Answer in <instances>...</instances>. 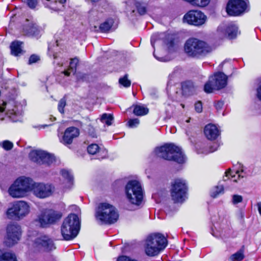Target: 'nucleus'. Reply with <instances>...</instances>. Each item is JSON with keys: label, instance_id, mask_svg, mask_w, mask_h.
Masks as SVG:
<instances>
[{"label": "nucleus", "instance_id": "c756f323", "mask_svg": "<svg viewBox=\"0 0 261 261\" xmlns=\"http://www.w3.org/2000/svg\"><path fill=\"white\" fill-rule=\"evenodd\" d=\"M22 42L18 41H13L10 45L11 54L15 56H18L22 53Z\"/></svg>", "mask_w": 261, "mask_h": 261}, {"label": "nucleus", "instance_id": "9b49d317", "mask_svg": "<svg viewBox=\"0 0 261 261\" xmlns=\"http://www.w3.org/2000/svg\"><path fill=\"white\" fill-rule=\"evenodd\" d=\"M30 212V206L27 202L24 201H18L12 204L7 211V216L8 218L14 220H19Z\"/></svg>", "mask_w": 261, "mask_h": 261}, {"label": "nucleus", "instance_id": "b1692460", "mask_svg": "<svg viewBox=\"0 0 261 261\" xmlns=\"http://www.w3.org/2000/svg\"><path fill=\"white\" fill-rule=\"evenodd\" d=\"M205 136L208 140L216 139L220 135V131L218 127L213 124H208L205 125L204 129Z\"/></svg>", "mask_w": 261, "mask_h": 261}, {"label": "nucleus", "instance_id": "7ed1b4c3", "mask_svg": "<svg viewBox=\"0 0 261 261\" xmlns=\"http://www.w3.org/2000/svg\"><path fill=\"white\" fill-rule=\"evenodd\" d=\"M33 179L29 177L21 176L15 180L10 186L8 192L10 196L14 198L23 197L28 192L32 191Z\"/></svg>", "mask_w": 261, "mask_h": 261}, {"label": "nucleus", "instance_id": "5fc2aeb1", "mask_svg": "<svg viewBox=\"0 0 261 261\" xmlns=\"http://www.w3.org/2000/svg\"><path fill=\"white\" fill-rule=\"evenodd\" d=\"M117 261H137L136 259H132L127 256H121L118 257Z\"/></svg>", "mask_w": 261, "mask_h": 261}, {"label": "nucleus", "instance_id": "bf43d9fd", "mask_svg": "<svg viewBox=\"0 0 261 261\" xmlns=\"http://www.w3.org/2000/svg\"><path fill=\"white\" fill-rule=\"evenodd\" d=\"M257 206L259 213L261 215V202H258L257 203Z\"/></svg>", "mask_w": 261, "mask_h": 261}, {"label": "nucleus", "instance_id": "7c9ffc66", "mask_svg": "<svg viewBox=\"0 0 261 261\" xmlns=\"http://www.w3.org/2000/svg\"><path fill=\"white\" fill-rule=\"evenodd\" d=\"M181 89L185 95H190L194 91L193 82L191 81H185L181 83Z\"/></svg>", "mask_w": 261, "mask_h": 261}, {"label": "nucleus", "instance_id": "f3484780", "mask_svg": "<svg viewBox=\"0 0 261 261\" xmlns=\"http://www.w3.org/2000/svg\"><path fill=\"white\" fill-rule=\"evenodd\" d=\"M218 31L224 34L229 39L236 38L238 34V27L233 22L221 24L218 28Z\"/></svg>", "mask_w": 261, "mask_h": 261}, {"label": "nucleus", "instance_id": "5701e85b", "mask_svg": "<svg viewBox=\"0 0 261 261\" xmlns=\"http://www.w3.org/2000/svg\"><path fill=\"white\" fill-rule=\"evenodd\" d=\"M13 108L9 109L6 114L13 122H17L19 120L22 115V106L16 105L14 102H13Z\"/></svg>", "mask_w": 261, "mask_h": 261}, {"label": "nucleus", "instance_id": "72a5a7b5", "mask_svg": "<svg viewBox=\"0 0 261 261\" xmlns=\"http://www.w3.org/2000/svg\"><path fill=\"white\" fill-rule=\"evenodd\" d=\"M133 113L136 116H141L147 114L149 109L144 105H135L133 106Z\"/></svg>", "mask_w": 261, "mask_h": 261}, {"label": "nucleus", "instance_id": "f03ea898", "mask_svg": "<svg viewBox=\"0 0 261 261\" xmlns=\"http://www.w3.org/2000/svg\"><path fill=\"white\" fill-rule=\"evenodd\" d=\"M80 229V221L74 214H69L63 221L61 227V234L65 240H71L75 238Z\"/></svg>", "mask_w": 261, "mask_h": 261}, {"label": "nucleus", "instance_id": "dca6fc26", "mask_svg": "<svg viewBox=\"0 0 261 261\" xmlns=\"http://www.w3.org/2000/svg\"><path fill=\"white\" fill-rule=\"evenodd\" d=\"M151 44L154 49L153 51L154 57L160 62L163 61V56L162 53H159L163 46V34L162 33H154L151 37Z\"/></svg>", "mask_w": 261, "mask_h": 261}, {"label": "nucleus", "instance_id": "a878e982", "mask_svg": "<svg viewBox=\"0 0 261 261\" xmlns=\"http://www.w3.org/2000/svg\"><path fill=\"white\" fill-rule=\"evenodd\" d=\"M179 42V38L177 34H168L166 36V44L169 52L174 50L175 46Z\"/></svg>", "mask_w": 261, "mask_h": 261}, {"label": "nucleus", "instance_id": "4d7b16f0", "mask_svg": "<svg viewBox=\"0 0 261 261\" xmlns=\"http://www.w3.org/2000/svg\"><path fill=\"white\" fill-rule=\"evenodd\" d=\"M224 105V102L221 100H219L215 103V106L217 110H220L222 109Z\"/></svg>", "mask_w": 261, "mask_h": 261}, {"label": "nucleus", "instance_id": "ea45409f", "mask_svg": "<svg viewBox=\"0 0 261 261\" xmlns=\"http://www.w3.org/2000/svg\"><path fill=\"white\" fill-rule=\"evenodd\" d=\"M119 83L125 88L129 87L130 86L131 82L128 79V75L125 74L119 80Z\"/></svg>", "mask_w": 261, "mask_h": 261}, {"label": "nucleus", "instance_id": "603ef678", "mask_svg": "<svg viewBox=\"0 0 261 261\" xmlns=\"http://www.w3.org/2000/svg\"><path fill=\"white\" fill-rule=\"evenodd\" d=\"M39 60V58L38 56L35 55H32L30 57V59L29 60V64H31L32 63H36Z\"/></svg>", "mask_w": 261, "mask_h": 261}, {"label": "nucleus", "instance_id": "20e7f679", "mask_svg": "<svg viewBox=\"0 0 261 261\" xmlns=\"http://www.w3.org/2000/svg\"><path fill=\"white\" fill-rule=\"evenodd\" d=\"M95 217L102 223L112 224L117 221L119 215L114 206L108 203H101L96 210Z\"/></svg>", "mask_w": 261, "mask_h": 261}, {"label": "nucleus", "instance_id": "f257e3e1", "mask_svg": "<svg viewBox=\"0 0 261 261\" xmlns=\"http://www.w3.org/2000/svg\"><path fill=\"white\" fill-rule=\"evenodd\" d=\"M184 50L188 57L200 58L211 51V48L204 41L191 38L184 45Z\"/></svg>", "mask_w": 261, "mask_h": 261}, {"label": "nucleus", "instance_id": "de8ad7c7", "mask_svg": "<svg viewBox=\"0 0 261 261\" xmlns=\"http://www.w3.org/2000/svg\"><path fill=\"white\" fill-rule=\"evenodd\" d=\"M243 197L239 195L234 194L232 196V203L233 204L236 205L239 203L242 202Z\"/></svg>", "mask_w": 261, "mask_h": 261}, {"label": "nucleus", "instance_id": "473e14b6", "mask_svg": "<svg viewBox=\"0 0 261 261\" xmlns=\"http://www.w3.org/2000/svg\"><path fill=\"white\" fill-rule=\"evenodd\" d=\"M0 261H17V259L14 253L0 250Z\"/></svg>", "mask_w": 261, "mask_h": 261}, {"label": "nucleus", "instance_id": "2eb2a0df", "mask_svg": "<svg viewBox=\"0 0 261 261\" xmlns=\"http://www.w3.org/2000/svg\"><path fill=\"white\" fill-rule=\"evenodd\" d=\"M54 187L50 184L43 183H36L33 180L32 191L34 194L40 198H45L52 194Z\"/></svg>", "mask_w": 261, "mask_h": 261}, {"label": "nucleus", "instance_id": "49530a36", "mask_svg": "<svg viewBox=\"0 0 261 261\" xmlns=\"http://www.w3.org/2000/svg\"><path fill=\"white\" fill-rule=\"evenodd\" d=\"M66 105V99L64 98L61 99L59 102L58 109L59 111L61 113H64V108Z\"/></svg>", "mask_w": 261, "mask_h": 261}, {"label": "nucleus", "instance_id": "e2e57ef3", "mask_svg": "<svg viewBox=\"0 0 261 261\" xmlns=\"http://www.w3.org/2000/svg\"><path fill=\"white\" fill-rule=\"evenodd\" d=\"M229 61H230V60H227V59L225 60L223 62H222L220 64L219 67H222L223 66V65H224V64H225L226 62H229Z\"/></svg>", "mask_w": 261, "mask_h": 261}, {"label": "nucleus", "instance_id": "4be33fe9", "mask_svg": "<svg viewBox=\"0 0 261 261\" xmlns=\"http://www.w3.org/2000/svg\"><path fill=\"white\" fill-rule=\"evenodd\" d=\"M27 21V23L23 27L25 34L29 36L38 37L40 35L41 28L33 21H29L28 20Z\"/></svg>", "mask_w": 261, "mask_h": 261}, {"label": "nucleus", "instance_id": "a18cd8bd", "mask_svg": "<svg viewBox=\"0 0 261 261\" xmlns=\"http://www.w3.org/2000/svg\"><path fill=\"white\" fill-rule=\"evenodd\" d=\"M140 121L138 118H134L129 119L127 122L128 127L130 128L136 127L139 124Z\"/></svg>", "mask_w": 261, "mask_h": 261}, {"label": "nucleus", "instance_id": "f8f14e48", "mask_svg": "<svg viewBox=\"0 0 261 261\" xmlns=\"http://www.w3.org/2000/svg\"><path fill=\"white\" fill-rule=\"evenodd\" d=\"M206 20V16L200 11L190 10L186 13L182 18L184 23L194 26L203 24Z\"/></svg>", "mask_w": 261, "mask_h": 261}, {"label": "nucleus", "instance_id": "9d476101", "mask_svg": "<svg viewBox=\"0 0 261 261\" xmlns=\"http://www.w3.org/2000/svg\"><path fill=\"white\" fill-rule=\"evenodd\" d=\"M227 76L223 72H218L210 77L204 86V91L211 93L214 90H218L224 88L227 85Z\"/></svg>", "mask_w": 261, "mask_h": 261}, {"label": "nucleus", "instance_id": "ddd939ff", "mask_svg": "<svg viewBox=\"0 0 261 261\" xmlns=\"http://www.w3.org/2000/svg\"><path fill=\"white\" fill-rule=\"evenodd\" d=\"M21 236V229L19 225L15 224H9L7 228V238L5 245L11 247L17 243Z\"/></svg>", "mask_w": 261, "mask_h": 261}, {"label": "nucleus", "instance_id": "c03bdc74", "mask_svg": "<svg viewBox=\"0 0 261 261\" xmlns=\"http://www.w3.org/2000/svg\"><path fill=\"white\" fill-rule=\"evenodd\" d=\"M6 150H10L13 147V144L12 142L8 140L4 141L2 142V146Z\"/></svg>", "mask_w": 261, "mask_h": 261}, {"label": "nucleus", "instance_id": "423d86ee", "mask_svg": "<svg viewBox=\"0 0 261 261\" xmlns=\"http://www.w3.org/2000/svg\"><path fill=\"white\" fill-rule=\"evenodd\" d=\"M62 217V213L51 208L45 209L41 211L35 222L42 228L49 227L56 224Z\"/></svg>", "mask_w": 261, "mask_h": 261}, {"label": "nucleus", "instance_id": "0e129e2a", "mask_svg": "<svg viewBox=\"0 0 261 261\" xmlns=\"http://www.w3.org/2000/svg\"><path fill=\"white\" fill-rule=\"evenodd\" d=\"M164 248H165V247L168 245V241H167V239L166 238V237L165 236H164Z\"/></svg>", "mask_w": 261, "mask_h": 261}, {"label": "nucleus", "instance_id": "6e6d98bb", "mask_svg": "<svg viewBox=\"0 0 261 261\" xmlns=\"http://www.w3.org/2000/svg\"><path fill=\"white\" fill-rule=\"evenodd\" d=\"M256 92L257 97L260 101H261V79L259 81L258 88H257Z\"/></svg>", "mask_w": 261, "mask_h": 261}, {"label": "nucleus", "instance_id": "c85d7f7f", "mask_svg": "<svg viewBox=\"0 0 261 261\" xmlns=\"http://www.w3.org/2000/svg\"><path fill=\"white\" fill-rule=\"evenodd\" d=\"M60 173L67 182V186L64 188L70 189L73 185V177L72 174L69 171L66 169L61 170Z\"/></svg>", "mask_w": 261, "mask_h": 261}, {"label": "nucleus", "instance_id": "39448f33", "mask_svg": "<svg viewBox=\"0 0 261 261\" xmlns=\"http://www.w3.org/2000/svg\"><path fill=\"white\" fill-rule=\"evenodd\" d=\"M125 192L128 201L132 204L139 205L143 198L141 184L136 180H129L126 184Z\"/></svg>", "mask_w": 261, "mask_h": 261}, {"label": "nucleus", "instance_id": "13d9d810", "mask_svg": "<svg viewBox=\"0 0 261 261\" xmlns=\"http://www.w3.org/2000/svg\"><path fill=\"white\" fill-rule=\"evenodd\" d=\"M6 106V103H3V106H0V114L2 113H3V112L5 110V107Z\"/></svg>", "mask_w": 261, "mask_h": 261}, {"label": "nucleus", "instance_id": "0eeeda50", "mask_svg": "<svg viewBox=\"0 0 261 261\" xmlns=\"http://www.w3.org/2000/svg\"><path fill=\"white\" fill-rule=\"evenodd\" d=\"M188 186L185 180L177 178L172 184L171 196L175 203H183L187 198Z\"/></svg>", "mask_w": 261, "mask_h": 261}, {"label": "nucleus", "instance_id": "393cba45", "mask_svg": "<svg viewBox=\"0 0 261 261\" xmlns=\"http://www.w3.org/2000/svg\"><path fill=\"white\" fill-rule=\"evenodd\" d=\"M29 156L31 161L40 165H42L43 160L46 158H48L47 152L42 150H32L30 152Z\"/></svg>", "mask_w": 261, "mask_h": 261}, {"label": "nucleus", "instance_id": "6e6552de", "mask_svg": "<svg viewBox=\"0 0 261 261\" xmlns=\"http://www.w3.org/2000/svg\"><path fill=\"white\" fill-rule=\"evenodd\" d=\"M164 160L181 165L186 163L187 158L180 147L172 143H164Z\"/></svg>", "mask_w": 261, "mask_h": 261}, {"label": "nucleus", "instance_id": "864d4df0", "mask_svg": "<svg viewBox=\"0 0 261 261\" xmlns=\"http://www.w3.org/2000/svg\"><path fill=\"white\" fill-rule=\"evenodd\" d=\"M195 111L198 113H200L202 111V105L200 101H198L195 104Z\"/></svg>", "mask_w": 261, "mask_h": 261}, {"label": "nucleus", "instance_id": "69168bd1", "mask_svg": "<svg viewBox=\"0 0 261 261\" xmlns=\"http://www.w3.org/2000/svg\"><path fill=\"white\" fill-rule=\"evenodd\" d=\"M59 3L61 4H63L66 2V0H58Z\"/></svg>", "mask_w": 261, "mask_h": 261}, {"label": "nucleus", "instance_id": "09e8293b", "mask_svg": "<svg viewBox=\"0 0 261 261\" xmlns=\"http://www.w3.org/2000/svg\"><path fill=\"white\" fill-rule=\"evenodd\" d=\"M149 93L150 96L153 99H156L158 97L159 92L155 88H150L149 90Z\"/></svg>", "mask_w": 261, "mask_h": 261}, {"label": "nucleus", "instance_id": "412c9836", "mask_svg": "<svg viewBox=\"0 0 261 261\" xmlns=\"http://www.w3.org/2000/svg\"><path fill=\"white\" fill-rule=\"evenodd\" d=\"M87 151L89 154H96L97 159L99 160L108 157V151L106 149L100 148L96 144H92L87 147Z\"/></svg>", "mask_w": 261, "mask_h": 261}, {"label": "nucleus", "instance_id": "c9c22d12", "mask_svg": "<svg viewBox=\"0 0 261 261\" xmlns=\"http://www.w3.org/2000/svg\"><path fill=\"white\" fill-rule=\"evenodd\" d=\"M113 23L112 19H108L99 25V29L102 33L108 32L111 28Z\"/></svg>", "mask_w": 261, "mask_h": 261}, {"label": "nucleus", "instance_id": "2f4dec72", "mask_svg": "<svg viewBox=\"0 0 261 261\" xmlns=\"http://www.w3.org/2000/svg\"><path fill=\"white\" fill-rule=\"evenodd\" d=\"M78 63L79 59L77 58L72 59L70 62L68 69L63 71L64 75L66 76H69L71 73L74 74L76 70V66Z\"/></svg>", "mask_w": 261, "mask_h": 261}, {"label": "nucleus", "instance_id": "8fccbe9b", "mask_svg": "<svg viewBox=\"0 0 261 261\" xmlns=\"http://www.w3.org/2000/svg\"><path fill=\"white\" fill-rule=\"evenodd\" d=\"M210 0H198L195 2V6L199 7H205L210 3Z\"/></svg>", "mask_w": 261, "mask_h": 261}, {"label": "nucleus", "instance_id": "37998d69", "mask_svg": "<svg viewBox=\"0 0 261 261\" xmlns=\"http://www.w3.org/2000/svg\"><path fill=\"white\" fill-rule=\"evenodd\" d=\"M218 147H219V145L217 143H214V144L212 146H210V147L209 148V150H205L203 151H198V153H204V154H207L209 153L213 152L216 151L217 150Z\"/></svg>", "mask_w": 261, "mask_h": 261}, {"label": "nucleus", "instance_id": "3c124183", "mask_svg": "<svg viewBox=\"0 0 261 261\" xmlns=\"http://www.w3.org/2000/svg\"><path fill=\"white\" fill-rule=\"evenodd\" d=\"M38 4V0H27V5L31 9L35 8Z\"/></svg>", "mask_w": 261, "mask_h": 261}, {"label": "nucleus", "instance_id": "4c0bfd02", "mask_svg": "<svg viewBox=\"0 0 261 261\" xmlns=\"http://www.w3.org/2000/svg\"><path fill=\"white\" fill-rule=\"evenodd\" d=\"M114 118L112 114L104 113L101 115L100 120L103 123H105L108 126L112 124Z\"/></svg>", "mask_w": 261, "mask_h": 261}, {"label": "nucleus", "instance_id": "e433bc0d", "mask_svg": "<svg viewBox=\"0 0 261 261\" xmlns=\"http://www.w3.org/2000/svg\"><path fill=\"white\" fill-rule=\"evenodd\" d=\"M152 159L163 158V145L156 147L150 154Z\"/></svg>", "mask_w": 261, "mask_h": 261}, {"label": "nucleus", "instance_id": "79ce46f5", "mask_svg": "<svg viewBox=\"0 0 261 261\" xmlns=\"http://www.w3.org/2000/svg\"><path fill=\"white\" fill-rule=\"evenodd\" d=\"M47 155L48 156V158H46L44 160H43L42 165L44 164L46 165L47 166H50L51 164H53L54 162L55 161V157L54 156V155L49 154L47 152Z\"/></svg>", "mask_w": 261, "mask_h": 261}, {"label": "nucleus", "instance_id": "1a4fd4ad", "mask_svg": "<svg viewBox=\"0 0 261 261\" xmlns=\"http://www.w3.org/2000/svg\"><path fill=\"white\" fill-rule=\"evenodd\" d=\"M163 246V235L162 233H153L149 236L146 240L145 250L148 256L158 254Z\"/></svg>", "mask_w": 261, "mask_h": 261}, {"label": "nucleus", "instance_id": "cd10ccee", "mask_svg": "<svg viewBox=\"0 0 261 261\" xmlns=\"http://www.w3.org/2000/svg\"><path fill=\"white\" fill-rule=\"evenodd\" d=\"M134 6L140 15L146 14L149 9L146 0H134Z\"/></svg>", "mask_w": 261, "mask_h": 261}, {"label": "nucleus", "instance_id": "680f3d73", "mask_svg": "<svg viewBox=\"0 0 261 261\" xmlns=\"http://www.w3.org/2000/svg\"><path fill=\"white\" fill-rule=\"evenodd\" d=\"M44 5H45V6H46V7H49V8H50V9H56V8H55V7H53V6H52L51 4H50V5H48V4H46V3H45V4H44Z\"/></svg>", "mask_w": 261, "mask_h": 261}, {"label": "nucleus", "instance_id": "052dcab7", "mask_svg": "<svg viewBox=\"0 0 261 261\" xmlns=\"http://www.w3.org/2000/svg\"><path fill=\"white\" fill-rule=\"evenodd\" d=\"M211 234H212L213 236H214V237H216V238H218V237H219V235H218V234L214 232V230H213V228H212V230H211Z\"/></svg>", "mask_w": 261, "mask_h": 261}, {"label": "nucleus", "instance_id": "bb28decb", "mask_svg": "<svg viewBox=\"0 0 261 261\" xmlns=\"http://www.w3.org/2000/svg\"><path fill=\"white\" fill-rule=\"evenodd\" d=\"M241 166V168H243V165H240ZM236 174L238 175V179L235 178L236 175L232 174V171L229 169L225 172V176L223 177V180L224 181L227 180L228 179L231 177V180L233 182H237L238 179L240 178H242L246 177V174L244 173V170L243 168L241 169V170H237L235 172Z\"/></svg>", "mask_w": 261, "mask_h": 261}, {"label": "nucleus", "instance_id": "6ab92c4d", "mask_svg": "<svg viewBox=\"0 0 261 261\" xmlns=\"http://www.w3.org/2000/svg\"><path fill=\"white\" fill-rule=\"evenodd\" d=\"M80 134L79 129L74 126L68 127L64 132L61 139V142L65 145L71 144L74 139L77 138Z\"/></svg>", "mask_w": 261, "mask_h": 261}, {"label": "nucleus", "instance_id": "a19ab883", "mask_svg": "<svg viewBox=\"0 0 261 261\" xmlns=\"http://www.w3.org/2000/svg\"><path fill=\"white\" fill-rule=\"evenodd\" d=\"M224 191L223 186L222 185L218 186L215 187L214 191L211 193V196L213 198L217 197L220 194L223 193Z\"/></svg>", "mask_w": 261, "mask_h": 261}, {"label": "nucleus", "instance_id": "a211bd4d", "mask_svg": "<svg viewBox=\"0 0 261 261\" xmlns=\"http://www.w3.org/2000/svg\"><path fill=\"white\" fill-rule=\"evenodd\" d=\"M58 50V44L57 41L53 45L49 44L48 47V55L49 56H53L54 64L55 65L62 67L63 65L67 62V60L60 57L59 54L57 52Z\"/></svg>", "mask_w": 261, "mask_h": 261}, {"label": "nucleus", "instance_id": "774afa93", "mask_svg": "<svg viewBox=\"0 0 261 261\" xmlns=\"http://www.w3.org/2000/svg\"><path fill=\"white\" fill-rule=\"evenodd\" d=\"M49 125H50V124H49ZM49 126V125H47V124H45V125H42L40 126L41 128H44L46 126Z\"/></svg>", "mask_w": 261, "mask_h": 261}, {"label": "nucleus", "instance_id": "f704fd0d", "mask_svg": "<svg viewBox=\"0 0 261 261\" xmlns=\"http://www.w3.org/2000/svg\"><path fill=\"white\" fill-rule=\"evenodd\" d=\"M244 249L243 246L239 250L232 254L229 260L230 261H242L244 258Z\"/></svg>", "mask_w": 261, "mask_h": 261}, {"label": "nucleus", "instance_id": "58836bf2", "mask_svg": "<svg viewBox=\"0 0 261 261\" xmlns=\"http://www.w3.org/2000/svg\"><path fill=\"white\" fill-rule=\"evenodd\" d=\"M152 197L156 203H161L163 200V193L162 190H156L153 193Z\"/></svg>", "mask_w": 261, "mask_h": 261}, {"label": "nucleus", "instance_id": "aec40b11", "mask_svg": "<svg viewBox=\"0 0 261 261\" xmlns=\"http://www.w3.org/2000/svg\"><path fill=\"white\" fill-rule=\"evenodd\" d=\"M35 244L37 247H42L46 251H51L56 248L53 240L46 236L37 238Z\"/></svg>", "mask_w": 261, "mask_h": 261}, {"label": "nucleus", "instance_id": "338daca9", "mask_svg": "<svg viewBox=\"0 0 261 261\" xmlns=\"http://www.w3.org/2000/svg\"><path fill=\"white\" fill-rule=\"evenodd\" d=\"M156 215L159 219H162V216L158 212L156 213Z\"/></svg>", "mask_w": 261, "mask_h": 261}, {"label": "nucleus", "instance_id": "4468645a", "mask_svg": "<svg viewBox=\"0 0 261 261\" xmlns=\"http://www.w3.org/2000/svg\"><path fill=\"white\" fill-rule=\"evenodd\" d=\"M226 9L229 15L239 16L246 11L247 4L243 0H229Z\"/></svg>", "mask_w": 261, "mask_h": 261}]
</instances>
